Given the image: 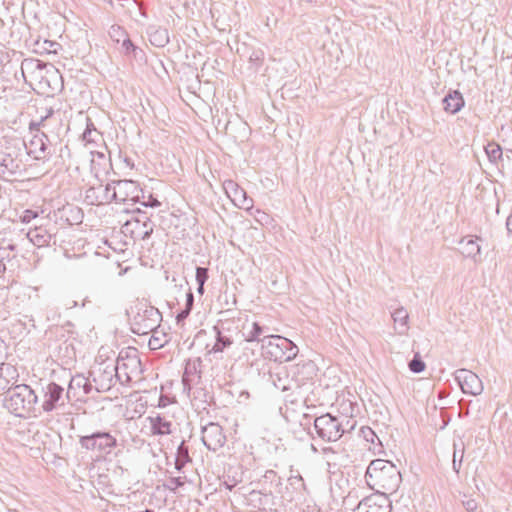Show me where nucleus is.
I'll list each match as a JSON object with an SVG mask.
<instances>
[{
	"label": "nucleus",
	"instance_id": "21",
	"mask_svg": "<svg viewBox=\"0 0 512 512\" xmlns=\"http://www.w3.org/2000/svg\"><path fill=\"white\" fill-rule=\"evenodd\" d=\"M453 447H454V451H453L452 467L456 473H459V470H460V467L462 464V460H463L464 448L462 447L461 455H460L459 459H457V444L454 443Z\"/></svg>",
	"mask_w": 512,
	"mask_h": 512
},
{
	"label": "nucleus",
	"instance_id": "14",
	"mask_svg": "<svg viewBox=\"0 0 512 512\" xmlns=\"http://www.w3.org/2000/svg\"><path fill=\"white\" fill-rule=\"evenodd\" d=\"M458 244V250L464 257L475 259L480 254V245L470 236L461 238Z\"/></svg>",
	"mask_w": 512,
	"mask_h": 512
},
{
	"label": "nucleus",
	"instance_id": "18",
	"mask_svg": "<svg viewBox=\"0 0 512 512\" xmlns=\"http://www.w3.org/2000/svg\"><path fill=\"white\" fill-rule=\"evenodd\" d=\"M465 105V100L458 90H450V114L459 112Z\"/></svg>",
	"mask_w": 512,
	"mask_h": 512
},
{
	"label": "nucleus",
	"instance_id": "25",
	"mask_svg": "<svg viewBox=\"0 0 512 512\" xmlns=\"http://www.w3.org/2000/svg\"><path fill=\"white\" fill-rule=\"evenodd\" d=\"M341 406L344 408V410L346 411V413H341L342 416H345L347 418L349 417H352L353 414H352V403L350 401H342L341 402Z\"/></svg>",
	"mask_w": 512,
	"mask_h": 512
},
{
	"label": "nucleus",
	"instance_id": "20",
	"mask_svg": "<svg viewBox=\"0 0 512 512\" xmlns=\"http://www.w3.org/2000/svg\"><path fill=\"white\" fill-rule=\"evenodd\" d=\"M485 152L488 160H501L502 150L501 147L496 143H489L485 146Z\"/></svg>",
	"mask_w": 512,
	"mask_h": 512
},
{
	"label": "nucleus",
	"instance_id": "31",
	"mask_svg": "<svg viewBox=\"0 0 512 512\" xmlns=\"http://www.w3.org/2000/svg\"><path fill=\"white\" fill-rule=\"evenodd\" d=\"M461 447H463V448H464L463 444H461ZM461 450H462V448H459V447L457 446V459H459V457H460V455H461Z\"/></svg>",
	"mask_w": 512,
	"mask_h": 512
},
{
	"label": "nucleus",
	"instance_id": "7",
	"mask_svg": "<svg viewBox=\"0 0 512 512\" xmlns=\"http://www.w3.org/2000/svg\"><path fill=\"white\" fill-rule=\"evenodd\" d=\"M314 427L318 436L326 441H337L343 434L340 422L330 414L317 417Z\"/></svg>",
	"mask_w": 512,
	"mask_h": 512
},
{
	"label": "nucleus",
	"instance_id": "8",
	"mask_svg": "<svg viewBox=\"0 0 512 512\" xmlns=\"http://www.w3.org/2000/svg\"><path fill=\"white\" fill-rule=\"evenodd\" d=\"M141 189L131 180H123L114 184L113 197L119 203H135L140 200Z\"/></svg>",
	"mask_w": 512,
	"mask_h": 512
},
{
	"label": "nucleus",
	"instance_id": "22",
	"mask_svg": "<svg viewBox=\"0 0 512 512\" xmlns=\"http://www.w3.org/2000/svg\"><path fill=\"white\" fill-rule=\"evenodd\" d=\"M409 368L414 373H420L425 369V363L416 355L409 363Z\"/></svg>",
	"mask_w": 512,
	"mask_h": 512
},
{
	"label": "nucleus",
	"instance_id": "13",
	"mask_svg": "<svg viewBox=\"0 0 512 512\" xmlns=\"http://www.w3.org/2000/svg\"><path fill=\"white\" fill-rule=\"evenodd\" d=\"M19 372L16 366L10 363L0 364V395L6 392L19 380Z\"/></svg>",
	"mask_w": 512,
	"mask_h": 512
},
{
	"label": "nucleus",
	"instance_id": "17",
	"mask_svg": "<svg viewBox=\"0 0 512 512\" xmlns=\"http://www.w3.org/2000/svg\"><path fill=\"white\" fill-rule=\"evenodd\" d=\"M153 434L165 435L171 432V423L159 416L151 418Z\"/></svg>",
	"mask_w": 512,
	"mask_h": 512
},
{
	"label": "nucleus",
	"instance_id": "28",
	"mask_svg": "<svg viewBox=\"0 0 512 512\" xmlns=\"http://www.w3.org/2000/svg\"><path fill=\"white\" fill-rule=\"evenodd\" d=\"M506 228L509 234H512V214L506 219Z\"/></svg>",
	"mask_w": 512,
	"mask_h": 512
},
{
	"label": "nucleus",
	"instance_id": "16",
	"mask_svg": "<svg viewBox=\"0 0 512 512\" xmlns=\"http://www.w3.org/2000/svg\"><path fill=\"white\" fill-rule=\"evenodd\" d=\"M85 149L91 160L103 159L106 157L107 148L103 142L86 143Z\"/></svg>",
	"mask_w": 512,
	"mask_h": 512
},
{
	"label": "nucleus",
	"instance_id": "1",
	"mask_svg": "<svg viewBox=\"0 0 512 512\" xmlns=\"http://www.w3.org/2000/svg\"><path fill=\"white\" fill-rule=\"evenodd\" d=\"M368 485L375 490L394 492L400 484L401 476L396 466L387 460H373L366 471Z\"/></svg>",
	"mask_w": 512,
	"mask_h": 512
},
{
	"label": "nucleus",
	"instance_id": "19",
	"mask_svg": "<svg viewBox=\"0 0 512 512\" xmlns=\"http://www.w3.org/2000/svg\"><path fill=\"white\" fill-rule=\"evenodd\" d=\"M48 392L50 400L44 403L45 410H51L53 408L54 402L58 401L60 398L62 389L56 384H51L48 386Z\"/></svg>",
	"mask_w": 512,
	"mask_h": 512
},
{
	"label": "nucleus",
	"instance_id": "10",
	"mask_svg": "<svg viewBox=\"0 0 512 512\" xmlns=\"http://www.w3.org/2000/svg\"><path fill=\"white\" fill-rule=\"evenodd\" d=\"M391 502L384 492L374 493L359 502L355 512H390Z\"/></svg>",
	"mask_w": 512,
	"mask_h": 512
},
{
	"label": "nucleus",
	"instance_id": "23",
	"mask_svg": "<svg viewBox=\"0 0 512 512\" xmlns=\"http://www.w3.org/2000/svg\"><path fill=\"white\" fill-rule=\"evenodd\" d=\"M462 505L467 512H475L478 508V503L473 498H468L465 494L463 495Z\"/></svg>",
	"mask_w": 512,
	"mask_h": 512
},
{
	"label": "nucleus",
	"instance_id": "29",
	"mask_svg": "<svg viewBox=\"0 0 512 512\" xmlns=\"http://www.w3.org/2000/svg\"><path fill=\"white\" fill-rule=\"evenodd\" d=\"M157 339L156 338H152L149 340V346L152 348V349H157L159 347H161L162 345L161 344H158V342H156Z\"/></svg>",
	"mask_w": 512,
	"mask_h": 512
},
{
	"label": "nucleus",
	"instance_id": "2",
	"mask_svg": "<svg viewBox=\"0 0 512 512\" xmlns=\"http://www.w3.org/2000/svg\"><path fill=\"white\" fill-rule=\"evenodd\" d=\"M36 402L37 396L31 387L20 384L10 390L5 398L4 406L15 416L28 417L33 413Z\"/></svg>",
	"mask_w": 512,
	"mask_h": 512
},
{
	"label": "nucleus",
	"instance_id": "5",
	"mask_svg": "<svg viewBox=\"0 0 512 512\" xmlns=\"http://www.w3.org/2000/svg\"><path fill=\"white\" fill-rule=\"evenodd\" d=\"M154 230L150 217L141 211H137L130 219L122 225V233L134 240H144L148 238Z\"/></svg>",
	"mask_w": 512,
	"mask_h": 512
},
{
	"label": "nucleus",
	"instance_id": "9",
	"mask_svg": "<svg viewBox=\"0 0 512 512\" xmlns=\"http://www.w3.org/2000/svg\"><path fill=\"white\" fill-rule=\"evenodd\" d=\"M79 442L82 448L93 451L111 449L117 444L116 438L109 433H95L92 435L81 436Z\"/></svg>",
	"mask_w": 512,
	"mask_h": 512
},
{
	"label": "nucleus",
	"instance_id": "4",
	"mask_svg": "<svg viewBox=\"0 0 512 512\" xmlns=\"http://www.w3.org/2000/svg\"><path fill=\"white\" fill-rule=\"evenodd\" d=\"M32 77L38 90L43 94H53L62 87V76L52 64L37 62Z\"/></svg>",
	"mask_w": 512,
	"mask_h": 512
},
{
	"label": "nucleus",
	"instance_id": "30",
	"mask_svg": "<svg viewBox=\"0 0 512 512\" xmlns=\"http://www.w3.org/2000/svg\"><path fill=\"white\" fill-rule=\"evenodd\" d=\"M144 204H146V205H148V204H149L150 206H159V205H160V203H159V201H158L157 199H152V200H151L150 202H148V203L144 202Z\"/></svg>",
	"mask_w": 512,
	"mask_h": 512
},
{
	"label": "nucleus",
	"instance_id": "15",
	"mask_svg": "<svg viewBox=\"0 0 512 512\" xmlns=\"http://www.w3.org/2000/svg\"><path fill=\"white\" fill-rule=\"evenodd\" d=\"M214 331L216 338L215 343L211 346H206V352L209 355L223 352L225 348L232 344V340L229 337L223 336L217 327H214Z\"/></svg>",
	"mask_w": 512,
	"mask_h": 512
},
{
	"label": "nucleus",
	"instance_id": "11",
	"mask_svg": "<svg viewBox=\"0 0 512 512\" xmlns=\"http://www.w3.org/2000/svg\"><path fill=\"white\" fill-rule=\"evenodd\" d=\"M454 379L465 394L477 395L482 391V383L479 377L467 369H459L454 373Z\"/></svg>",
	"mask_w": 512,
	"mask_h": 512
},
{
	"label": "nucleus",
	"instance_id": "24",
	"mask_svg": "<svg viewBox=\"0 0 512 512\" xmlns=\"http://www.w3.org/2000/svg\"><path fill=\"white\" fill-rule=\"evenodd\" d=\"M208 278V271L206 268H197L196 270V279L198 281V283L200 284V287L203 286V284L205 283V281L207 280Z\"/></svg>",
	"mask_w": 512,
	"mask_h": 512
},
{
	"label": "nucleus",
	"instance_id": "26",
	"mask_svg": "<svg viewBox=\"0 0 512 512\" xmlns=\"http://www.w3.org/2000/svg\"><path fill=\"white\" fill-rule=\"evenodd\" d=\"M398 318L402 321L403 325H406L408 316L404 310H398L395 313L394 321L397 322Z\"/></svg>",
	"mask_w": 512,
	"mask_h": 512
},
{
	"label": "nucleus",
	"instance_id": "27",
	"mask_svg": "<svg viewBox=\"0 0 512 512\" xmlns=\"http://www.w3.org/2000/svg\"><path fill=\"white\" fill-rule=\"evenodd\" d=\"M254 332L247 338L248 341L254 340L261 333V328L257 323H252Z\"/></svg>",
	"mask_w": 512,
	"mask_h": 512
},
{
	"label": "nucleus",
	"instance_id": "12",
	"mask_svg": "<svg viewBox=\"0 0 512 512\" xmlns=\"http://www.w3.org/2000/svg\"><path fill=\"white\" fill-rule=\"evenodd\" d=\"M116 371L118 374L124 375L128 381L137 377L141 372V362L136 352L121 356L117 361Z\"/></svg>",
	"mask_w": 512,
	"mask_h": 512
},
{
	"label": "nucleus",
	"instance_id": "6",
	"mask_svg": "<svg viewBox=\"0 0 512 512\" xmlns=\"http://www.w3.org/2000/svg\"><path fill=\"white\" fill-rule=\"evenodd\" d=\"M298 354V348L288 339L277 336L267 345V355L278 362H287Z\"/></svg>",
	"mask_w": 512,
	"mask_h": 512
},
{
	"label": "nucleus",
	"instance_id": "3",
	"mask_svg": "<svg viewBox=\"0 0 512 512\" xmlns=\"http://www.w3.org/2000/svg\"><path fill=\"white\" fill-rule=\"evenodd\" d=\"M128 315L131 329L138 335H145L154 331L160 322L158 309L142 302L131 306Z\"/></svg>",
	"mask_w": 512,
	"mask_h": 512
}]
</instances>
